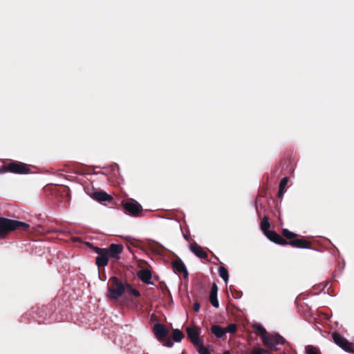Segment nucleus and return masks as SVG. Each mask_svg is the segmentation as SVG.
Returning a JSON list of instances; mask_svg holds the SVG:
<instances>
[{
  "instance_id": "nucleus-1",
  "label": "nucleus",
  "mask_w": 354,
  "mask_h": 354,
  "mask_svg": "<svg viewBox=\"0 0 354 354\" xmlns=\"http://www.w3.org/2000/svg\"><path fill=\"white\" fill-rule=\"evenodd\" d=\"M86 245L97 254L95 264L98 268L106 266L109 259H120V255L123 251V246L121 244L111 243L107 248H101L88 242L86 243Z\"/></svg>"
},
{
  "instance_id": "nucleus-2",
  "label": "nucleus",
  "mask_w": 354,
  "mask_h": 354,
  "mask_svg": "<svg viewBox=\"0 0 354 354\" xmlns=\"http://www.w3.org/2000/svg\"><path fill=\"white\" fill-rule=\"evenodd\" d=\"M30 228V225L14 219L6 217H0V239L7 238L9 234L14 231L27 232Z\"/></svg>"
},
{
  "instance_id": "nucleus-3",
  "label": "nucleus",
  "mask_w": 354,
  "mask_h": 354,
  "mask_svg": "<svg viewBox=\"0 0 354 354\" xmlns=\"http://www.w3.org/2000/svg\"><path fill=\"white\" fill-rule=\"evenodd\" d=\"M4 171L19 175L39 173L36 167L17 160L4 162Z\"/></svg>"
},
{
  "instance_id": "nucleus-4",
  "label": "nucleus",
  "mask_w": 354,
  "mask_h": 354,
  "mask_svg": "<svg viewBox=\"0 0 354 354\" xmlns=\"http://www.w3.org/2000/svg\"><path fill=\"white\" fill-rule=\"evenodd\" d=\"M282 235L288 241V244L292 248L301 249H313L312 243L305 239L301 238L298 234L292 232L288 229L282 230Z\"/></svg>"
},
{
  "instance_id": "nucleus-5",
  "label": "nucleus",
  "mask_w": 354,
  "mask_h": 354,
  "mask_svg": "<svg viewBox=\"0 0 354 354\" xmlns=\"http://www.w3.org/2000/svg\"><path fill=\"white\" fill-rule=\"evenodd\" d=\"M106 297L111 300H116L125 292V283L118 277L113 276L109 279Z\"/></svg>"
},
{
  "instance_id": "nucleus-6",
  "label": "nucleus",
  "mask_w": 354,
  "mask_h": 354,
  "mask_svg": "<svg viewBox=\"0 0 354 354\" xmlns=\"http://www.w3.org/2000/svg\"><path fill=\"white\" fill-rule=\"evenodd\" d=\"M153 332L158 340L162 342L164 346L169 348L173 346L172 340L168 337L169 330L164 324H156L153 326Z\"/></svg>"
},
{
  "instance_id": "nucleus-7",
  "label": "nucleus",
  "mask_w": 354,
  "mask_h": 354,
  "mask_svg": "<svg viewBox=\"0 0 354 354\" xmlns=\"http://www.w3.org/2000/svg\"><path fill=\"white\" fill-rule=\"evenodd\" d=\"M295 165V158H292L289 154L286 155L278 166L281 167L279 175L284 178L290 177L294 171Z\"/></svg>"
},
{
  "instance_id": "nucleus-8",
  "label": "nucleus",
  "mask_w": 354,
  "mask_h": 354,
  "mask_svg": "<svg viewBox=\"0 0 354 354\" xmlns=\"http://www.w3.org/2000/svg\"><path fill=\"white\" fill-rule=\"evenodd\" d=\"M285 343L284 338L278 334H268L266 338H263V345L271 351H277L278 345Z\"/></svg>"
},
{
  "instance_id": "nucleus-9",
  "label": "nucleus",
  "mask_w": 354,
  "mask_h": 354,
  "mask_svg": "<svg viewBox=\"0 0 354 354\" xmlns=\"http://www.w3.org/2000/svg\"><path fill=\"white\" fill-rule=\"evenodd\" d=\"M122 205L127 214L135 217L138 216L143 210L141 205L134 200L131 201H122Z\"/></svg>"
},
{
  "instance_id": "nucleus-10",
  "label": "nucleus",
  "mask_w": 354,
  "mask_h": 354,
  "mask_svg": "<svg viewBox=\"0 0 354 354\" xmlns=\"http://www.w3.org/2000/svg\"><path fill=\"white\" fill-rule=\"evenodd\" d=\"M332 337L334 342L346 352L354 353V344L349 342L338 333H333Z\"/></svg>"
},
{
  "instance_id": "nucleus-11",
  "label": "nucleus",
  "mask_w": 354,
  "mask_h": 354,
  "mask_svg": "<svg viewBox=\"0 0 354 354\" xmlns=\"http://www.w3.org/2000/svg\"><path fill=\"white\" fill-rule=\"evenodd\" d=\"M186 332L188 338L191 342L195 345H199L203 343V339L199 337L200 328L197 326L187 327Z\"/></svg>"
},
{
  "instance_id": "nucleus-12",
  "label": "nucleus",
  "mask_w": 354,
  "mask_h": 354,
  "mask_svg": "<svg viewBox=\"0 0 354 354\" xmlns=\"http://www.w3.org/2000/svg\"><path fill=\"white\" fill-rule=\"evenodd\" d=\"M271 241L281 245H286L288 241L274 231L269 230L264 234Z\"/></svg>"
},
{
  "instance_id": "nucleus-13",
  "label": "nucleus",
  "mask_w": 354,
  "mask_h": 354,
  "mask_svg": "<svg viewBox=\"0 0 354 354\" xmlns=\"http://www.w3.org/2000/svg\"><path fill=\"white\" fill-rule=\"evenodd\" d=\"M75 174L80 176H85V175H97L100 174V171H96L95 169L91 167H86L84 165H79L75 169Z\"/></svg>"
},
{
  "instance_id": "nucleus-14",
  "label": "nucleus",
  "mask_w": 354,
  "mask_h": 354,
  "mask_svg": "<svg viewBox=\"0 0 354 354\" xmlns=\"http://www.w3.org/2000/svg\"><path fill=\"white\" fill-rule=\"evenodd\" d=\"M172 268L175 273H183L184 278L188 277V272L183 261L178 258L172 261Z\"/></svg>"
},
{
  "instance_id": "nucleus-15",
  "label": "nucleus",
  "mask_w": 354,
  "mask_h": 354,
  "mask_svg": "<svg viewBox=\"0 0 354 354\" xmlns=\"http://www.w3.org/2000/svg\"><path fill=\"white\" fill-rule=\"evenodd\" d=\"M89 195L99 202L111 201L113 200L112 196L103 191H94Z\"/></svg>"
},
{
  "instance_id": "nucleus-16",
  "label": "nucleus",
  "mask_w": 354,
  "mask_h": 354,
  "mask_svg": "<svg viewBox=\"0 0 354 354\" xmlns=\"http://www.w3.org/2000/svg\"><path fill=\"white\" fill-rule=\"evenodd\" d=\"M189 249L198 258L202 259H206L207 258V253L196 243H191Z\"/></svg>"
},
{
  "instance_id": "nucleus-17",
  "label": "nucleus",
  "mask_w": 354,
  "mask_h": 354,
  "mask_svg": "<svg viewBox=\"0 0 354 354\" xmlns=\"http://www.w3.org/2000/svg\"><path fill=\"white\" fill-rule=\"evenodd\" d=\"M138 277L145 283L151 284V272L148 269H142L137 272Z\"/></svg>"
},
{
  "instance_id": "nucleus-18",
  "label": "nucleus",
  "mask_w": 354,
  "mask_h": 354,
  "mask_svg": "<svg viewBox=\"0 0 354 354\" xmlns=\"http://www.w3.org/2000/svg\"><path fill=\"white\" fill-rule=\"evenodd\" d=\"M217 292H218L217 286L215 283H214L213 286H212L211 291H210L209 301H210L211 304L216 308H218V306H219V303H218V301L217 299Z\"/></svg>"
},
{
  "instance_id": "nucleus-19",
  "label": "nucleus",
  "mask_w": 354,
  "mask_h": 354,
  "mask_svg": "<svg viewBox=\"0 0 354 354\" xmlns=\"http://www.w3.org/2000/svg\"><path fill=\"white\" fill-rule=\"evenodd\" d=\"M254 333L261 337L262 342L263 338H266L269 333H267L266 328L259 324H256L253 326Z\"/></svg>"
},
{
  "instance_id": "nucleus-20",
  "label": "nucleus",
  "mask_w": 354,
  "mask_h": 354,
  "mask_svg": "<svg viewBox=\"0 0 354 354\" xmlns=\"http://www.w3.org/2000/svg\"><path fill=\"white\" fill-rule=\"evenodd\" d=\"M211 332L217 337L222 338L225 335V329L219 325L214 324L211 327Z\"/></svg>"
},
{
  "instance_id": "nucleus-21",
  "label": "nucleus",
  "mask_w": 354,
  "mask_h": 354,
  "mask_svg": "<svg viewBox=\"0 0 354 354\" xmlns=\"http://www.w3.org/2000/svg\"><path fill=\"white\" fill-rule=\"evenodd\" d=\"M110 171L112 173L113 177H116L117 176L120 175L119 167L116 164L114 165H111L110 168L104 169L102 174L103 175L107 176Z\"/></svg>"
},
{
  "instance_id": "nucleus-22",
  "label": "nucleus",
  "mask_w": 354,
  "mask_h": 354,
  "mask_svg": "<svg viewBox=\"0 0 354 354\" xmlns=\"http://www.w3.org/2000/svg\"><path fill=\"white\" fill-rule=\"evenodd\" d=\"M125 292L136 297H139L140 296V292L138 290L133 288L131 284L127 282H125Z\"/></svg>"
},
{
  "instance_id": "nucleus-23",
  "label": "nucleus",
  "mask_w": 354,
  "mask_h": 354,
  "mask_svg": "<svg viewBox=\"0 0 354 354\" xmlns=\"http://www.w3.org/2000/svg\"><path fill=\"white\" fill-rule=\"evenodd\" d=\"M270 227V223L269 222V218L267 216H265L260 224V228L263 231V234H265L266 232L269 231V227Z\"/></svg>"
},
{
  "instance_id": "nucleus-24",
  "label": "nucleus",
  "mask_w": 354,
  "mask_h": 354,
  "mask_svg": "<svg viewBox=\"0 0 354 354\" xmlns=\"http://www.w3.org/2000/svg\"><path fill=\"white\" fill-rule=\"evenodd\" d=\"M288 181V178H282L279 183V192H278V197L281 198L285 192V188L287 186Z\"/></svg>"
},
{
  "instance_id": "nucleus-25",
  "label": "nucleus",
  "mask_w": 354,
  "mask_h": 354,
  "mask_svg": "<svg viewBox=\"0 0 354 354\" xmlns=\"http://www.w3.org/2000/svg\"><path fill=\"white\" fill-rule=\"evenodd\" d=\"M184 337V334L181 330L179 329H174L173 330V335H172V339L174 341L176 342H179L182 340V339Z\"/></svg>"
},
{
  "instance_id": "nucleus-26",
  "label": "nucleus",
  "mask_w": 354,
  "mask_h": 354,
  "mask_svg": "<svg viewBox=\"0 0 354 354\" xmlns=\"http://www.w3.org/2000/svg\"><path fill=\"white\" fill-rule=\"evenodd\" d=\"M218 273L223 281L227 283L229 279V274L227 270L223 266H220L218 268Z\"/></svg>"
},
{
  "instance_id": "nucleus-27",
  "label": "nucleus",
  "mask_w": 354,
  "mask_h": 354,
  "mask_svg": "<svg viewBox=\"0 0 354 354\" xmlns=\"http://www.w3.org/2000/svg\"><path fill=\"white\" fill-rule=\"evenodd\" d=\"M250 354H272L268 350H265L262 348H253Z\"/></svg>"
},
{
  "instance_id": "nucleus-28",
  "label": "nucleus",
  "mask_w": 354,
  "mask_h": 354,
  "mask_svg": "<svg viewBox=\"0 0 354 354\" xmlns=\"http://www.w3.org/2000/svg\"><path fill=\"white\" fill-rule=\"evenodd\" d=\"M225 334L227 333H234L237 330V326L235 324H230L227 327L224 328Z\"/></svg>"
},
{
  "instance_id": "nucleus-29",
  "label": "nucleus",
  "mask_w": 354,
  "mask_h": 354,
  "mask_svg": "<svg viewBox=\"0 0 354 354\" xmlns=\"http://www.w3.org/2000/svg\"><path fill=\"white\" fill-rule=\"evenodd\" d=\"M195 346L197 348L199 354H209L208 348L203 346V342L201 344L195 345Z\"/></svg>"
},
{
  "instance_id": "nucleus-30",
  "label": "nucleus",
  "mask_w": 354,
  "mask_h": 354,
  "mask_svg": "<svg viewBox=\"0 0 354 354\" xmlns=\"http://www.w3.org/2000/svg\"><path fill=\"white\" fill-rule=\"evenodd\" d=\"M307 354H321V353L316 347L308 346L307 348Z\"/></svg>"
},
{
  "instance_id": "nucleus-31",
  "label": "nucleus",
  "mask_w": 354,
  "mask_h": 354,
  "mask_svg": "<svg viewBox=\"0 0 354 354\" xmlns=\"http://www.w3.org/2000/svg\"><path fill=\"white\" fill-rule=\"evenodd\" d=\"M201 308V304L198 301H196L193 305V310L194 312H198Z\"/></svg>"
},
{
  "instance_id": "nucleus-32",
  "label": "nucleus",
  "mask_w": 354,
  "mask_h": 354,
  "mask_svg": "<svg viewBox=\"0 0 354 354\" xmlns=\"http://www.w3.org/2000/svg\"><path fill=\"white\" fill-rule=\"evenodd\" d=\"M51 174H53V175H55V174L54 173H51ZM56 176H57V177H64V178H66V177H71V176H68V175H64L62 173V170L59 171L57 174H56Z\"/></svg>"
},
{
  "instance_id": "nucleus-33",
  "label": "nucleus",
  "mask_w": 354,
  "mask_h": 354,
  "mask_svg": "<svg viewBox=\"0 0 354 354\" xmlns=\"http://www.w3.org/2000/svg\"><path fill=\"white\" fill-rule=\"evenodd\" d=\"M6 171H4V164L0 167V173H5Z\"/></svg>"
},
{
  "instance_id": "nucleus-34",
  "label": "nucleus",
  "mask_w": 354,
  "mask_h": 354,
  "mask_svg": "<svg viewBox=\"0 0 354 354\" xmlns=\"http://www.w3.org/2000/svg\"><path fill=\"white\" fill-rule=\"evenodd\" d=\"M233 296H234V298L238 299L239 297V292H237L236 294L235 295H233Z\"/></svg>"
},
{
  "instance_id": "nucleus-35",
  "label": "nucleus",
  "mask_w": 354,
  "mask_h": 354,
  "mask_svg": "<svg viewBox=\"0 0 354 354\" xmlns=\"http://www.w3.org/2000/svg\"><path fill=\"white\" fill-rule=\"evenodd\" d=\"M223 354H231L230 351H227L223 353Z\"/></svg>"
}]
</instances>
